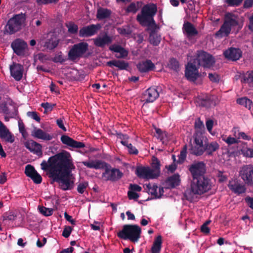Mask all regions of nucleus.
I'll return each mask as SVG.
<instances>
[{
    "mask_svg": "<svg viewBox=\"0 0 253 253\" xmlns=\"http://www.w3.org/2000/svg\"><path fill=\"white\" fill-rule=\"evenodd\" d=\"M141 229L136 224H126L118 233V237L124 240H128L131 242H137L141 237Z\"/></svg>",
    "mask_w": 253,
    "mask_h": 253,
    "instance_id": "nucleus-4",
    "label": "nucleus"
},
{
    "mask_svg": "<svg viewBox=\"0 0 253 253\" xmlns=\"http://www.w3.org/2000/svg\"><path fill=\"white\" fill-rule=\"evenodd\" d=\"M211 182L207 176H200L193 178L191 183L190 190L184 193V197L187 200L193 202L196 200V195H202L211 189Z\"/></svg>",
    "mask_w": 253,
    "mask_h": 253,
    "instance_id": "nucleus-3",
    "label": "nucleus"
},
{
    "mask_svg": "<svg viewBox=\"0 0 253 253\" xmlns=\"http://www.w3.org/2000/svg\"><path fill=\"white\" fill-rule=\"evenodd\" d=\"M218 102V98L214 95H207L201 100L200 105L207 108L215 106Z\"/></svg>",
    "mask_w": 253,
    "mask_h": 253,
    "instance_id": "nucleus-22",
    "label": "nucleus"
},
{
    "mask_svg": "<svg viewBox=\"0 0 253 253\" xmlns=\"http://www.w3.org/2000/svg\"><path fill=\"white\" fill-rule=\"evenodd\" d=\"M217 176L218 178V181L219 182H223L227 180V176L224 174V172L221 171H218L217 173Z\"/></svg>",
    "mask_w": 253,
    "mask_h": 253,
    "instance_id": "nucleus-60",
    "label": "nucleus"
},
{
    "mask_svg": "<svg viewBox=\"0 0 253 253\" xmlns=\"http://www.w3.org/2000/svg\"><path fill=\"white\" fill-rule=\"evenodd\" d=\"M231 28L227 24L226 22H223L220 29L217 31L215 34V37L217 38H222L223 37H227L230 34Z\"/></svg>",
    "mask_w": 253,
    "mask_h": 253,
    "instance_id": "nucleus-32",
    "label": "nucleus"
},
{
    "mask_svg": "<svg viewBox=\"0 0 253 253\" xmlns=\"http://www.w3.org/2000/svg\"><path fill=\"white\" fill-rule=\"evenodd\" d=\"M10 71L11 76L16 81H19L23 77L24 67L22 64H10Z\"/></svg>",
    "mask_w": 253,
    "mask_h": 253,
    "instance_id": "nucleus-19",
    "label": "nucleus"
},
{
    "mask_svg": "<svg viewBox=\"0 0 253 253\" xmlns=\"http://www.w3.org/2000/svg\"><path fill=\"white\" fill-rule=\"evenodd\" d=\"M146 187L148 190L149 194L153 196L152 199H159L158 196L157 189L158 186L156 184L151 185L150 183L146 185Z\"/></svg>",
    "mask_w": 253,
    "mask_h": 253,
    "instance_id": "nucleus-41",
    "label": "nucleus"
},
{
    "mask_svg": "<svg viewBox=\"0 0 253 253\" xmlns=\"http://www.w3.org/2000/svg\"><path fill=\"white\" fill-rule=\"evenodd\" d=\"M37 69L40 74L42 72H49L51 71L50 68L46 66V64L38 65Z\"/></svg>",
    "mask_w": 253,
    "mask_h": 253,
    "instance_id": "nucleus-54",
    "label": "nucleus"
},
{
    "mask_svg": "<svg viewBox=\"0 0 253 253\" xmlns=\"http://www.w3.org/2000/svg\"><path fill=\"white\" fill-rule=\"evenodd\" d=\"M26 20L25 14L20 13L14 15L9 19L5 26L4 33L13 34L21 29L22 24Z\"/></svg>",
    "mask_w": 253,
    "mask_h": 253,
    "instance_id": "nucleus-5",
    "label": "nucleus"
},
{
    "mask_svg": "<svg viewBox=\"0 0 253 253\" xmlns=\"http://www.w3.org/2000/svg\"><path fill=\"white\" fill-rule=\"evenodd\" d=\"M48 56L43 53H39L34 56L35 62H38V61L41 62H44L45 61L48 60Z\"/></svg>",
    "mask_w": 253,
    "mask_h": 253,
    "instance_id": "nucleus-45",
    "label": "nucleus"
},
{
    "mask_svg": "<svg viewBox=\"0 0 253 253\" xmlns=\"http://www.w3.org/2000/svg\"><path fill=\"white\" fill-rule=\"evenodd\" d=\"M193 142L196 144L205 146L208 141V139L205 134L204 131L201 130H195L193 135Z\"/></svg>",
    "mask_w": 253,
    "mask_h": 253,
    "instance_id": "nucleus-23",
    "label": "nucleus"
},
{
    "mask_svg": "<svg viewBox=\"0 0 253 253\" xmlns=\"http://www.w3.org/2000/svg\"><path fill=\"white\" fill-rule=\"evenodd\" d=\"M237 103L241 105L244 106L249 110H253V103L251 100L247 97H244L238 99Z\"/></svg>",
    "mask_w": 253,
    "mask_h": 253,
    "instance_id": "nucleus-37",
    "label": "nucleus"
},
{
    "mask_svg": "<svg viewBox=\"0 0 253 253\" xmlns=\"http://www.w3.org/2000/svg\"><path fill=\"white\" fill-rule=\"evenodd\" d=\"M156 132L157 134V138L161 141H164L167 138V133L165 131H163L160 128H156Z\"/></svg>",
    "mask_w": 253,
    "mask_h": 253,
    "instance_id": "nucleus-52",
    "label": "nucleus"
},
{
    "mask_svg": "<svg viewBox=\"0 0 253 253\" xmlns=\"http://www.w3.org/2000/svg\"><path fill=\"white\" fill-rule=\"evenodd\" d=\"M135 173L140 178L146 179L156 178L149 167H138L136 168Z\"/></svg>",
    "mask_w": 253,
    "mask_h": 253,
    "instance_id": "nucleus-16",
    "label": "nucleus"
},
{
    "mask_svg": "<svg viewBox=\"0 0 253 253\" xmlns=\"http://www.w3.org/2000/svg\"><path fill=\"white\" fill-rule=\"evenodd\" d=\"M31 135L35 138L42 139L43 140H51L53 138V135L48 134L40 128H35L32 131Z\"/></svg>",
    "mask_w": 253,
    "mask_h": 253,
    "instance_id": "nucleus-25",
    "label": "nucleus"
},
{
    "mask_svg": "<svg viewBox=\"0 0 253 253\" xmlns=\"http://www.w3.org/2000/svg\"><path fill=\"white\" fill-rule=\"evenodd\" d=\"M73 228L69 226H65L62 232V235L65 238H68L70 236Z\"/></svg>",
    "mask_w": 253,
    "mask_h": 253,
    "instance_id": "nucleus-57",
    "label": "nucleus"
},
{
    "mask_svg": "<svg viewBox=\"0 0 253 253\" xmlns=\"http://www.w3.org/2000/svg\"><path fill=\"white\" fill-rule=\"evenodd\" d=\"M111 15V11L107 8L100 7L97 9L96 18L101 20L109 17Z\"/></svg>",
    "mask_w": 253,
    "mask_h": 253,
    "instance_id": "nucleus-36",
    "label": "nucleus"
},
{
    "mask_svg": "<svg viewBox=\"0 0 253 253\" xmlns=\"http://www.w3.org/2000/svg\"><path fill=\"white\" fill-rule=\"evenodd\" d=\"M24 145L27 149L34 154H37L38 156L42 155V146L40 143L33 140H30L26 141L24 143Z\"/></svg>",
    "mask_w": 253,
    "mask_h": 253,
    "instance_id": "nucleus-21",
    "label": "nucleus"
},
{
    "mask_svg": "<svg viewBox=\"0 0 253 253\" xmlns=\"http://www.w3.org/2000/svg\"><path fill=\"white\" fill-rule=\"evenodd\" d=\"M16 215L11 212H5L2 215L3 221L9 220L14 221L15 220Z\"/></svg>",
    "mask_w": 253,
    "mask_h": 253,
    "instance_id": "nucleus-50",
    "label": "nucleus"
},
{
    "mask_svg": "<svg viewBox=\"0 0 253 253\" xmlns=\"http://www.w3.org/2000/svg\"><path fill=\"white\" fill-rule=\"evenodd\" d=\"M27 114L28 117H31L38 122H40L41 119L36 112L29 111L27 112Z\"/></svg>",
    "mask_w": 253,
    "mask_h": 253,
    "instance_id": "nucleus-61",
    "label": "nucleus"
},
{
    "mask_svg": "<svg viewBox=\"0 0 253 253\" xmlns=\"http://www.w3.org/2000/svg\"><path fill=\"white\" fill-rule=\"evenodd\" d=\"M243 0H225V2L230 6H238Z\"/></svg>",
    "mask_w": 253,
    "mask_h": 253,
    "instance_id": "nucleus-56",
    "label": "nucleus"
},
{
    "mask_svg": "<svg viewBox=\"0 0 253 253\" xmlns=\"http://www.w3.org/2000/svg\"><path fill=\"white\" fill-rule=\"evenodd\" d=\"M112 51L115 56L118 58H124L127 56L128 51L120 45H112Z\"/></svg>",
    "mask_w": 253,
    "mask_h": 253,
    "instance_id": "nucleus-27",
    "label": "nucleus"
},
{
    "mask_svg": "<svg viewBox=\"0 0 253 253\" xmlns=\"http://www.w3.org/2000/svg\"><path fill=\"white\" fill-rule=\"evenodd\" d=\"M241 81L248 84L250 86L253 85V71L248 72L242 78Z\"/></svg>",
    "mask_w": 253,
    "mask_h": 253,
    "instance_id": "nucleus-40",
    "label": "nucleus"
},
{
    "mask_svg": "<svg viewBox=\"0 0 253 253\" xmlns=\"http://www.w3.org/2000/svg\"><path fill=\"white\" fill-rule=\"evenodd\" d=\"M58 43L59 40L57 39L56 37L53 36L44 41L43 47L45 49L52 50L55 48Z\"/></svg>",
    "mask_w": 253,
    "mask_h": 253,
    "instance_id": "nucleus-33",
    "label": "nucleus"
},
{
    "mask_svg": "<svg viewBox=\"0 0 253 253\" xmlns=\"http://www.w3.org/2000/svg\"><path fill=\"white\" fill-rule=\"evenodd\" d=\"M41 169L47 172L53 182L60 184L64 191L73 188L74 181L71 180L72 171L75 169L72 158L69 152L63 151L49 158L47 162L43 161L41 164Z\"/></svg>",
    "mask_w": 253,
    "mask_h": 253,
    "instance_id": "nucleus-1",
    "label": "nucleus"
},
{
    "mask_svg": "<svg viewBox=\"0 0 253 253\" xmlns=\"http://www.w3.org/2000/svg\"><path fill=\"white\" fill-rule=\"evenodd\" d=\"M219 148V145L216 141H212L211 143H209L208 141H207L205 145L204 149L206 155L212 156L213 153L218 150Z\"/></svg>",
    "mask_w": 253,
    "mask_h": 253,
    "instance_id": "nucleus-31",
    "label": "nucleus"
},
{
    "mask_svg": "<svg viewBox=\"0 0 253 253\" xmlns=\"http://www.w3.org/2000/svg\"><path fill=\"white\" fill-rule=\"evenodd\" d=\"M11 46L14 53L18 55H22L24 54L28 45L24 41L17 39L11 43Z\"/></svg>",
    "mask_w": 253,
    "mask_h": 253,
    "instance_id": "nucleus-15",
    "label": "nucleus"
},
{
    "mask_svg": "<svg viewBox=\"0 0 253 253\" xmlns=\"http://www.w3.org/2000/svg\"><path fill=\"white\" fill-rule=\"evenodd\" d=\"M0 138L6 142L13 143L15 140L13 134L7 128L6 126L0 121Z\"/></svg>",
    "mask_w": 253,
    "mask_h": 253,
    "instance_id": "nucleus-20",
    "label": "nucleus"
},
{
    "mask_svg": "<svg viewBox=\"0 0 253 253\" xmlns=\"http://www.w3.org/2000/svg\"><path fill=\"white\" fill-rule=\"evenodd\" d=\"M117 134L119 136V138L121 139V143L126 148L128 146L130 143H128L127 140H126V138H127V136L126 135H124L122 133H117Z\"/></svg>",
    "mask_w": 253,
    "mask_h": 253,
    "instance_id": "nucleus-58",
    "label": "nucleus"
},
{
    "mask_svg": "<svg viewBox=\"0 0 253 253\" xmlns=\"http://www.w3.org/2000/svg\"><path fill=\"white\" fill-rule=\"evenodd\" d=\"M239 176L245 184L253 186V165H243L240 169Z\"/></svg>",
    "mask_w": 253,
    "mask_h": 253,
    "instance_id": "nucleus-8",
    "label": "nucleus"
},
{
    "mask_svg": "<svg viewBox=\"0 0 253 253\" xmlns=\"http://www.w3.org/2000/svg\"><path fill=\"white\" fill-rule=\"evenodd\" d=\"M209 78L211 81L215 83H218L220 80L219 76L216 74L209 73Z\"/></svg>",
    "mask_w": 253,
    "mask_h": 253,
    "instance_id": "nucleus-59",
    "label": "nucleus"
},
{
    "mask_svg": "<svg viewBox=\"0 0 253 253\" xmlns=\"http://www.w3.org/2000/svg\"><path fill=\"white\" fill-rule=\"evenodd\" d=\"M162 239L161 236H158L154 240L151 248V253H160L162 248Z\"/></svg>",
    "mask_w": 253,
    "mask_h": 253,
    "instance_id": "nucleus-34",
    "label": "nucleus"
},
{
    "mask_svg": "<svg viewBox=\"0 0 253 253\" xmlns=\"http://www.w3.org/2000/svg\"><path fill=\"white\" fill-rule=\"evenodd\" d=\"M66 57L64 56L61 52H57L53 59V61L55 63H62L65 61Z\"/></svg>",
    "mask_w": 253,
    "mask_h": 253,
    "instance_id": "nucleus-48",
    "label": "nucleus"
},
{
    "mask_svg": "<svg viewBox=\"0 0 253 253\" xmlns=\"http://www.w3.org/2000/svg\"><path fill=\"white\" fill-rule=\"evenodd\" d=\"M137 69L142 73L149 72L155 69V64H136Z\"/></svg>",
    "mask_w": 253,
    "mask_h": 253,
    "instance_id": "nucleus-39",
    "label": "nucleus"
},
{
    "mask_svg": "<svg viewBox=\"0 0 253 253\" xmlns=\"http://www.w3.org/2000/svg\"><path fill=\"white\" fill-rule=\"evenodd\" d=\"M141 2L137 1L136 3L131 2L126 8V11L128 13H135L139 8Z\"/></svg>",
    "mask_w": 253,
    "mask_h": 253,
    "instance_id": "nucleus-42",
    "label": "nucleus"
},
{
    "mask_svg": "<svg viewBox=\"0 0 253 253\" xmlns=\"http://www.w3.org/2000/svg\"><path fill=\"white\" fill-rule=\"evenodd\" d=\"M189 170L193 178L199 177L200 176H204L206 172V165L203 162H198L191 165L189 168Z\"/></svg>",
    "mask_w": 253,
    "mask_h": 253,
    "instance_id": "nucleus-12",
    "label": "nucleus"
},
{
    "mask_svg": "<svg viewBox=\"0 0 253 253\" xmlns=\"http://www.w3.org/2000/svg\"><path fill=\"white\" fill-rule=\"evenodd\" d=\"M223 55L228 59L236 61L242 56V52L239 48L230 47L223 52Z\"/></svg>",
    "mask_w": 253,
    "mask_h": 253,
    "instance_id": "nucleus-17",
    "label": "nucleus"
},
{
    "mask_svg": "<svg viewBox=\"0 0 253 253\" xmlns=\"http://www.w3.org/2000/svg\"><path fill=\"white\" fill-rule=\"evenodd\" d=\"M182 30L183 33L186 34L188 38L195 36L198 34V31L194 25L188 21L184 22L183 24Z\"/></svg>",
    "mask_w": 253,
    "mask_h": 253,
    "instance_id": "nucleus-26",
    "label": "nucleus"
},
{
    "mask_svg": "<svg viewBox=\"0 0 253 253\" xmlns=\"http://www.w3.org/2000/svg\"><path fill=\"white\" fill-rule=\"evenodd\" d=\"M158 11L156 4L149 3L143 6L141 11L138 13L136 19L142 27H147L150 31L149 40L154 45H158L161 42V36L158 35L156 30L157 25L155 21L154 16Z\"/></svg>",
    "mask_w": 253,
    "mask_h": 253,
    "instance_id": "nucleus-2",
    "label": "nucleus"
},
{
    "mask_svg": "<svg viewBox=\"0 0 253 253\" xmlns=\"http://www.w3.org/2000/svg\"><path fill=\"white\" fill-rule=\"evenodd\" d=\"M128 153L132 155H137L138 153V150L134 147L131 144L128 145L127 147Z\"/></svg>",
    "mask_w": 253,
    "mask_h": 253,
    "instance_id": "nucleus-63",
    "label": "nucleus"
},
{
    "mask_svg": "<svg viewBox=\"0 0 253 253\" xmlns=\"http://www.w3.org/2000/svg\"><path fill=\"white\" fill-rule=\"evenodd\" d=\"M88 44L85 42L75 44L68 52V58L72 61L83 56L88 50Z\"/></svg>",
    "mask_w": 253,
    "mask_h": 253,
    "instance_id": "nucleus-7",
    "label": "nucleus"
},
{
    "mask_svg": "<svg viewBox=\"0 0 253 253\" xmlns=\"http://www.w3.org/2000/svg\"><path fill=\"white\" fill-rule=\"evenodd\" d=\"M60 140L63 144L74 148H82L85 147L84 143L75 140L67 135H62Z\"/></svg>",
    "mask_w": 253,
    "mask_h": 253,
    "instance_id": "nucleus-18",
    "label": "nucleus"
},
{
    "mask_svg": "<svg viewBox=\"0 0 253 253\" xmlns=\"http://www.w3.org/2000/svg\"><path fill=\"white\" fill-rule=\"evenodd\" d=\"M123 173L119 169L112 168V181L119 180L123 177Z\"/></svg>",
    "mask_w": 253,
    "mask_h": 253,
    "instance_id": "nucleus-43",
    "label": "nucleus"
},
{
    "mask_svg": "<svg viewBox=\"0 0 253 253\" xmlns=\"http://www.w3.org/2000/svg\"><path fill=\"white\" fill-rule=\"evenodd\" d=\"M180 179L179 175L178 174H174L171 176L169 177L165 180V188L167 189H171L178 186L180 184Z\"/></svg>",
    "mask_w": 253,
    "mask_h": 253,
    "instance_id": "nucleus-24",
    "label": "nucleus"
},
{
    "mask_svg": "<svg viewBox=\"0 0 253 253\" xmlns=\"http://www.w3.org/2000/svg\"><path fill=\"white\" fill-rule=\"evenodd\" d=\"M152 167V173L156 178L160 174V162L157 158L154 157L153 158Z\"/></svg>",
    "mask_w": 253,
    "mask_h": 253,
    "instance_id": "nucleus-35",
    "label": "nucleus"
},
{
    "mask_svg": "<svg viewBox=\"0 0 253 253\" xmlns=\"http://www.w3.org/2000/svg\"><path fill=\"white\" fill-rule=\"evenodd\" d=\"M66 26L68 29L69 33L70 34H75L77 33L79 29L77 25L73 23H70L68 25H67Z\"/></svg>",
    "mask_w": 253,
    "mask_h": 253,
    "instance_id": "nucleus-51",
    "label": "nucleus"
},
{
    "mask_svg": "<svg viewBox=\"0 0 253 253\" xmlns=\"http://www.w3.org/2000/svg\"><path fill=\"white\" fill-rule=\"evenodd\" d=\"M59 0H36L37 3L39 5L56 3Z\"/></svg>",
    "mask_w": 253,
    "mask_h": 253,
    "instance_id": "nucleus-62",
    "label": "nucleus"
},
{
    "mask_svg": "<svg viewBox=\"0 0 253 253\" xmlns=\"http://www.w3.org/2000/svg\"><path fill=\"white\" fill-rule=\"evenodd\" d=\"M192 63H215L214 57L211 54L203 50H197L196 53V58ZM187 63H192L191 61Z\"/></svg>",
    "mask_w": 253,
    "mask_h": 253,
    "instance_id": "nucleus-10",
    "label": "nucleus"
},
{
    "mask_svg": "<svg viewBox=\"0 0 253 253\" xmlns=\"http://www.w3.org/2000/svg\"><path fill=\"white\" fill-rule=\"evenodd\" d=\"M205 146L191 142L190 143V148H189V152L191 154L196 156H202L205 152Z\"/></svg>",
    "mask_w": 253,
    "mask_h": 253,
    "instance_id": "nucleus-30",
    "label": "nucleus"
},
{
    "mask_svg": "<svg viewBox=\"0 0 253 253\" xmlns=\"http://www.w3.org/2000/svg\"><path fill=\"white\" fill-rule=\"evenodd\" d=\"M228 187L233 192L238 195L244 193L246 191V188L244 185L235 182H230Z\"/></svg>",
    "mask_w": 253,
    "mask_h": 253,
    "instance_id": "nucleus-29",
    "label": "nucleus"
},
{
    "mask_svg": "<svg viewBox=\"0 0 253 253\" xmlns=\"http://www.w3.org/2000/svg\"><path fill=\"white\" fill-rule=\"evenodd\" d=\"M101 28L100 24H91L84 26L79 30V36L82 38L91 37L97 34Z\"/></svg>",
    "mask_w": 253,
    "mask_h": 253,
    "instance_id": "nucleus-11",
    "label": "nucleus"
},
{
    "mask_svg": "<svg viewBox=\"0 0 253 253\" xmlns=\"http://www.w3.org/2000/svg\"><path fill=\"white\" fill-rule=\"evenodd\" d=\"M233 16H234V15L231 13H228L225 16L224 22H226L231 28L232 27H235L238 25V21L236 19L233 18Z\"/></svg>",
    "mask_w": 253,
    "mask_h": 253,
    "instance_id": "nucleus-38",
    "label": "nucleus"
},
{
    "mask_svg": "<svg viewBox=\"0 0 253 253\" xmlns=\"http://www.w3.org/2000/svg\"><path fill=\"white\" fill-rule=\"evenodd\" d=\"M55 105V104L48 102L42 103L41 104V106L44 109L45 112L51 111Z\"/></svg>",
    "mask_w": 253,
    "mask_h": 253,
    "instance_id": "nucleus-55",
    "label": "nucleus"
},
{
    "mask_svg": "<svg viewBox=\"0 0 253 253\" xmlns=\"http://www.w3.org/2000/svg\"><path fill=\"white\" fill-rule=\"evenodd\" d=\"M30 178L35 184H40L42 181V177L37 171L32 175Z\"/></svg>",
    "mask_w": 253,
    "mask_h": 253,
    "instance_id": "nucleus-53",
    "label": "nucleus"
},
{
    "mask_svg": "<svg viewBox=\"0 0 253 253\" xmlns=\"http://www.w3.org/2000/svg\"><path fill=\"white\" fill-rule=\"evenodd\" d=\"M38 209L40 212L46 216L52 215L53 212L52 209L47 208L43 206H39Z\"/></svg>",
    "mask_w": 253,
    "mask_h": 253,
    "instance_id": "nucleus-44",
    "label": "nucleus"
},
{
    "mask_svg": "<svg viewBox=\"0 0 253 253\" xmlns=\"http://www.w3.org/2000/svg\"><path fill=\"white\" fill-rule=\"evenodd\" d=\"M185 76L190 82H195L197 80L200 75L195 64H186Z\"/></svg>",
    "mask_w": 253,
    "mask_h": 253,
    "instance_id": "nucleus-13",
    "label": "nucleus"
},
{
    "mask_svg": "<svg viewBox=\"0 0 253 253\" xmlns=\"http://www.w3.org/2000/svg\"><path fill=\"white\" fill-rule=\"evenodd\" d=\"M166 68H169V70H173L176 72L179 71V64H165Z\"/></svg>",
    "mask_w": 253,
    "mask_h": 253,
    "instance_id": "nucleus-64",
    "label": "nucleus"
},
{
    "mask_svg": "<svg viewBox=\"0 0 253 253\" xmlns=\"http://www.w3.org/2000/svg\"><path fill=\"white\" fill-rule=\"evenodd\" d=\"M117 31L121 35L127 36H129L132 33V30L128 26L126 27L118 28L117 29Z\"/></svg>",
    "mask_w": 253,
    "mask_h": 253,
    "instance_id": "nucleus-47",
    "label": "nucleus"
},
{
    "mask_svg": "<svg viewBox=\"0 0 253 253\" xmlns=\"http://www.w3.org/2000/svg\"><path fill=\"white\" fill-rule=\"evenodd\" d=\"M82 164L90 169H104L102 174V179L106 181L111 180V166L105 162L101 160H91L84 161Z\"/></svg>",
    "mask_w": 253,
    "mask_h": 253,
    "instance_id": "nucleus-6",
    "label": "nucleus"
},
{
    "mask_svg": "<svg viewBox=\"0 0 253 253\" xmlns=\"http://www.w3.org/2000/svg\"><path fill=\"white\" fill-rule=\"evenodd\" d=\"M88 73V69L85 68L84 70H77L75 68L71 69L67 75L71 81H82L84 79L85 76Z\"/></svg>",
    "mask_w": 253,
    "mask_h": 253,
    "instance_id": "nucleus-14",
    "label": "nucleus"
},
{
    "mask_svg": "<svg viewBox=\"0 0 253 253\" xmlns=\"http://www.w3.org/2000/svg\"><path fill=\"white\" fill-rule=\"evenodd\" d=\"M36 172H37V170L33 166L28 165L26 166L25 173L27 176L30 177L32 175L34 174Z\"/></svg>",
    "mask_w": 253,
    "mask_h": 253,
    "instance_id": "nucleus-46",
    "label": "nucleus"
},
{
    "mask_svg": "<svg viewBox=\"0 0 253 253\" xmlns=\"http://www.w3.org/2000/svg\"><path fill=\"white\" fill-rule=\"evenodd\" d=\"M88 186V183L86 181L79 183L77 186V191L80 194H83Z\"/></svg>",
    "mask_w": 253,
    "mask_h": 253,
    "instance_id": "nucleus-49",
    "label": "nucleus"
},
{
    "mask_svg": "<svg viewBox=\"0 0 253 253\" xmlns=\"http://www.w3.org/2000/svg\"><path fill=\"white\" fill-rule=\"evenodd\" d=\"M94 44L95 46L103 47L106 44L111 42V37L105 33L102 37H98L93 39Z\"/></svg>",
    "mask_w": 253,
    "mask_h": 253,
    "instance_id": "nucleus-28",
    "label": "nucleus"
},
{
    "mask_svg": "<svg viewBox=\"0 0 253 253\" xmlns=\"http://www.w3.org/2000/svg\"><path fill=\"white\" fill-rule=\"evenodd\" d=\"M159 96L158 86L150 87L146 89L142 94L141 101L145 103L153 102Z\"/></svg>",
    "mask_w": 253,
    "mask_h": 253,
    "instance_id": "nucleus-9",
    "label": "nucleus"
}]
</instances>
